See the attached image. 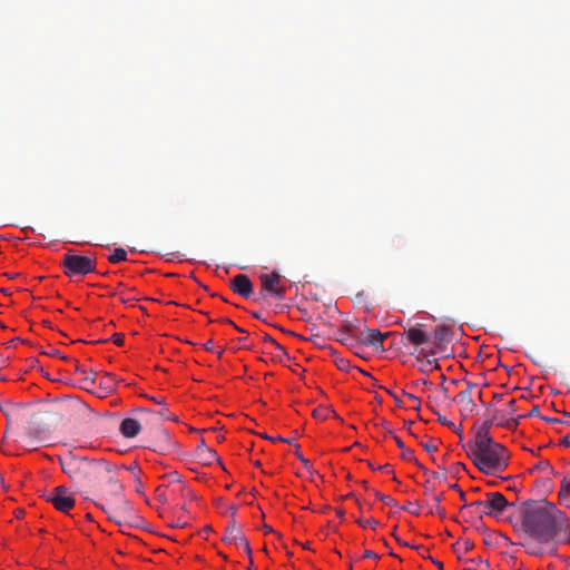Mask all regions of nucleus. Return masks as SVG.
<instances>
[{
    "instance_id": "c756f323",
    "label": "nucleus",
    "mask_w": 570,
    "mask_h": 570,
    "mask_svg": "<svg viewBox=\"0 0 570 570\" xmlns=\"http://www.w3.org/2000/svg\"><path fill=\"white\" fill-rule=\"evenodd\" d=\"M120 469H127V470H129V471L132 473V475L135 476V479L138 481V474L140 473V468H139V465H138L136 462H134V463H132V464H130L129 466H126V465H120V466H118V471H119Z\"/></svg>"
},
{
    "instance_id": "864d4df0",
    "label": "nucleus",
    "mask_w": 570,
    "mask_h": 570,
    "mask_svg": "<svg viewBox=\"0 0 570 570\" xmlns=\"http://www.w3.org/2000/svg\"><path fill=\"white\" fill-rule=\"evenodd\" d=\"M76 372L80 374H87V370L78 363H76Z\"/></svg>"
},
{
    "instance_id": "052dcab7",
    "label": "nucleus",
    "mask_w": 570,
    "mask_h": 570,
    "mask_svg": "<svg viewBox=\"0 0 570 570\" xmlns=\"http://www.w3.org/2000/svg\"><path fill=\"white\" fill-rule=\"evenodd\" d=\"M563 561H564L566 567L568 568V570H570V558H564Z\"/></svg>"
},
{
    "instance_id": "f704fd0d",
    "label": "nucleus",
    "mask_w": 570,
    "mask_h": 570,
    "mask_svg": "<svg viewBox=\"0 0 570 570\" xmlns=\"http://www.w3.org/2000/svg\"><path fill=\"white\" fill-rule=\"evenodd\" d=\"M264 341L273 344L277 350L284 352V347L278 344L273 337H271L268 334L264 335Z\"/></svg>"
},
{
    "instance_id": "20e7f679",
    "label": "nucleus",
    "mask_w": 570,
    "mask_h": 570,
    "mask_svg": "<svg viewBox=\"0 0 570 570\" xmlns=\"http://www.w3.org/2000/svg\"><path fill=\"white\" fill-rule=\"evenodd\" d=\"M62 471L72 482L81 488H90L97 484L100 475L109 471V462L105 460H89L76 456L71 452L59 456Z\"/></svg>"
},
{
    "instance_id": "1a4fd4ad",
    "label": "nucleus",
    "mask_w": 570,
    "mask_h": 570,
    "mask_svg": "<svg viewBox=\"0 0 570 570\" xmlns=\"http://www.w3.org/2000/svg\"><path fill=\"white\" fill-rule=\"evenodd\" d=\"M453 338L452 327L449 325H441L434 330L433 345L431 350L421 348L420 353L424 356L434 355L444 350L445 344L450 343Z\"/></svg>"
},
{
    "instance_id": "39448f33",
    "label": "nucleus",
    "mask_w": 570,
    "mask_h": 570,
    "mask_svg": "<svg viewBox=\"0 0 570 570\" xmlns=\"http://www.w3.org/2000/svg\"><path fill=\"white\" fill-rule=\"evenodd\" d=\"M60 266L68 277L85 276L95 272L96 259L77 254L69 249L62 257Z\"/></svg>"
},
{
    "instance_id": "680f3d73",
    "label": "nucleus",
    "mask_w": 570,
    "mask_h": 570,
    "mask_svg": "<svg viewBox=\"0 0 570 570\" xmlns=\"http://www.w3.org/2000/svg\"><path fill=\"white\" fill-rule=\"evenodd\" d=\"M424 488L426 493L431 491L429 481L425 482Z\"/></svg>"
},
{
    "instance_id": "393cba45",
    "label": "nucleus",
    "mask_w": 570,
    "mask_h": 570,
    "mask_svg": "<svg viewBox=\"0 0 570 570\" xmlns=\"http://www.w3.org/2000/svg\"><path fill=\"white\" fill-rule=\"evenodd\" d=\"M126 259H127V252L121 247L116 248L114 250V253L108 256V261L112 264L124 262Z\"/></svg>"
},
{
    "instance_id": "ea45409f",
    "label": "nucleus",
    "mask_w": 570,
    "mask_h": 570,
    "mask_svg": "<svg viewBox=\"0 0 570 570\" xmlns=\"http://www.w3.org/2000/svg\"><path fill=\"white\" fill-rule=\"evenodd\" d=\"M438 421L444 426L454 428V424L441 414H438Z\"/></svg>"
},
{
    "instance_id": "a19ab883",
    "label": "nucleus",
    "mask_w": 570,
    "mask_h": 570,
    "mask_svg": "<svg viewBox=\"0 0 570 570\" xmlns=\"http://www.w3.org/2000/svg\"><path fill=\"white\" fill-rule=\"evenodd\" d=\"M180 494L184 497H189L190 499L195 498L193 492L189 489H187L186 487H183L181 484H180Z\"/></svg>"
},
{
    "instance_id": "79ce46f5",
    "label": "nucleus",
    "mask_w": 570,
    "mask_h": 570,
    "mask_svg": "<svg viewBox=\"0 0 570 570\" xmlns=\"http://www.w3.org/2000/svg\"><path fill=\"white\" fill-rule=\"evenodd\" d=\"M46 354L55 357H60L62 360H67V357L61 355V353L56 348H51L49 352H46Z\"/></svg>"
},
{
    "instance_id": "0e129e2a",
    "label": "nucleus",
    "mask_w": 570,
    "mask_h": 570,
    "mask_svg": "<svg viewBox=\"0 0 570 570\" xmlns=\"http://www.w3.org/2000/svg\"><path fill=\"white\" fill-rule=\"evenodd\" d=\"M264 530L265 532H273V529L266 524L264 525Z\"/></svg>"
},
{
    "instance_id": "aec40b11",
    "label": "nucleus",
    "mask_w": 570,
    "mask_h": 570,
    "mask_svg": "<svg viewBox=\"0 0 570 570\" xmlns=\"http://www.w3.org/2000/svg\"><path fill=\"white\" fill-rule=\"evenodd\" d=\"M559 498L563 504L570 508V475H567L562 479Z\"/></svg>"
},
{
    "instance_id": "69168bd1",
    "label": "nucleus",
    "mask_w": 570,
    "mask_h": 570,
    "mask_svg": "<svg viewBox=\"0 0 570 570\" xmlns=\"http://www.w3.org/2000/svg\"><path fill=\"white\" fill-rule=\"evenodd\" d=\"M337 515H338L340 518H343V517H344V511L338 510V511H337Z\"/></svg>"
},
{
    "instance_id": "0eeeda50",
    "label": "nucleus",
    "mask_w": 570,
    "mask_h": 570,
    "mask_svg": "<svg viewBox=\"0 0 570 570\" xmlns=\"http://www.w3.org/2000/svg\"><path fill=\"white\" fill-rule=\"evenodd\" d=\"M45 497L60 512L67 513L75 507L73 495L62 485L56 487Z\"/></svg>"
},
{
    "instance_id": "6ab92c4d",
    "label": "nucleus",
    "mask_w": 570,
    "mask_h": 570,
    "mask_svg": "<svg viewBox=\"0 0 570 570\" xmlns=\"http://www.w3.org/2000/svg\"><path fill=\"white\" fill-rule=\"evenodd\" d=\"M198 456L206 463H209L212 460H218L216 452L206 446L205 441L200 438L199 443L197 445Z\"/></svg>"
},
{
    "instance_id": "774afa93",
    "label": "nucleus",
    "mask_w": 570,
    "mask_h": 570,
    "mask_svg": "<svg viewBox=\"0 0 570 570\" xmlns=\"http://www.w3.org/2000/svg\"><path fill=\"white\" fill-rule=\"evenodd\" d=\"M550 554H556L557 553V548H552L550 551H549Z\"/></svg>"
},
{
    "instance_id": "8fccbe9b",
    "label": "nucleus",
    "mask_w": 570,
    "mask_h": 570,
    "mask_svg": "<svg viewBox=\"0 0 570 570\" xmlns=\"http://www.w3.org/2000/svg\"><path fill=\"white\" fill-rule=\"evenodd\" d=\"M364 557L365 558H373V559H377L379 558V556L374 551H372V550H366L364 552Z\"/></svg>"
},
{
    "instance_id": "9b49d317",
    "label": "nucleus",
    "mask_w": 570,
    "mask_h": 570,
    "mask_svg": "<svg viewBox=\"0 0 570 570\" xmlns=\"http://www.w3.org/2000/svg\"><path fill=\"white\" fill-rule=\"evenodd\" d=\"M403 337L406 340L405 346L409 344L419 347L430 342V335L422 328L421 324L405 330Z\"/></svg>"
},
{
    "instance_id": "3c124183",
    "label": "nucleus",
    "mask_w": 570,
    "mask_h": 570,
    "mask_svg": "<svg viewBox=\"0 0 570 570\" xmlns=\"http://www.w3.org/2000/svg\"><path fill=\"white\" fill-rule=\"evenodd\" d=\"M514 405H515V400H511L509 403H508V406H509V412L508 414L512 415L515 411L514 409Z\"/></svg>"
},
{
    "instance_id": "09e8293b",
    "label": "nucleus",
    "mask_w": 570,
    "mask_h": 570,
    "mask_svg": "<svg viewBox=\"0 0 570 570\" xmlns=\"http://www.w3.org/2000/svg\"><path fill=\"white\" fill-rule=\"evenodd\" d=\"M543 420L550 422V423H553V424H563V423H567L566 421L561 420V419H549V417H542Z\"/></svg>"
},
{
    "instance_id": "de8ad7c7",
    "label": "nucleus",
    "mask_w": 570,
    "mask_h": 570,
    "mask_svg": "<svg viewBox=\"0 0 570 570\" xmlns=\"http://www.w3.org/2000/svg\"><path fill=\"white\" fill-rule=\"evenodd\" d=\"M389 393H390V395L393 396V399H394V401H395L397 406H400V407L404 406V404L402 403L401 399L396 394H394L392 391H389Z\"/></svg>"
},
{
    "instance_id": "c85d7f7f",
    "label": "nucleus",
    "mask_w": 570,
    "mask_h": 570,
    "mask_svg": "<svg viewBox=\"0 0 570 570\" xmlns=\"http://www.w3.org/2000/svg\"><path fill=\"white\" fill-rule=\"evenodd\" d=\"M374 495L381 500L382 502H384L385 504L387 505H391V507H395L396 505V502L395 500L390 497V495H386V494H382L380 493L379 491H374Z\"/></svg>"
},
{
    "instance_id": "7ed1b4c3",
    "label": "nucleus",
    "mask_w": 570,
    "mask_h": 570,
    "mask_svg": "<svg viewBox=\"0 0 570 570\" xmlns=\"http://www.w3.org/2000/svg\"><path fill=\"white\" fill-rule=\"evenodd\" d=\"M464 448L468 456L482 473L503 472L509 464V451L493 439L471 440Z\"/></svg>"
},
{
    "instance_id": "72a5a7b5",
    "label": "nucleus",
    "mask_w": 570,
    "mask_h": 570,
    "mask_svg": "<svg viewBox=\"0 0 570 570\" xmlns=\"http://www.w3.org/2000/svg\"><path fill=\"white\" fill-rule=\"evenodd\" d=\"M336 365L341 371H347L350 368V362L345 358H337Z\"/></svg>"
},
{
    "instance_id": "4d7b16f0",
    "label": "nucleus",
    "mask_w": 570,
    "mask_h": 570,
    "mask_svg": "<svg viewBox=\"0 0 570 570\" xmlns=\"http://www.w3.org/2000/svg\"><path fill=\"white\" fill-rule=\"evenodd\" d=\"M87 373L89 374L88 376H91V377L96 379L99 372L94 370V368H91L90 371H87Z\"/></svg>"
},
{
    "instance_id": "5fc2aeb1",
    "label": "nucleus",
    "mask_w": 570,
    "mask_h": 570,
    "mask_svg": "<svg viewBox=\"0 0 570 570\" xmlns=\"http://www.w3.org/2000/svg\"><path fill=\"white\" fill-rule=\"evenodd\" d=\"M271 440L272 441H282V442H286V443L292 444V440L291 439H284L282 436L271 438Z\"/></svg>"
},
{
    "instance_id": "6e6d98bb",
    "label": "nucleus",
    "mask_w": 570,
    "mask_h": 570,
    "mask_svg": "<svg viewBox=\"0 0 570 570\" xmlns=\"http://www.w3.org/2000/svg\"><path fill=\"white\" fill-rule=\"evenodd\" d=\"M468 563H469V564H468V567L465 568V570H472V569H473V568H472V566H473L474 563H478V560H476V559H471V560H469V561H468Z\"/></svg>"
},
{
    "instance_id": "7c9ffc66",
    "label": "nucleus",
    "mask_w": 570,
    "mask_h": 570,
    "mask_svg": "<svg viewBox=\"0 0 570 570\" xmlns=\"http://www.w3.org/2000/svg\"><path fill=\"white\" fill-rule=\"evenodd\" d=\"M539 415V406L535 405L532 407V410L527 415H519L517 419H512L513 425H517L519 423V420L524 416H535Z\"/></svg>"
},
{
    "instance_id": "6e6552de",
    "label": "nucleus",
    "mask_w": 570,
    "mask_h": 570,
    "mask_svg": "<svg viewBox=\"0 0 570 570\" xmlns=\"http://www.w3.org/2000/svg\"><path fill=\"white\" fill-rule=\"evenodd\" d=\"M259 279L262 283V289L259 292L261 298H266L267 295H272L277 299H283L285 288L279 285L281 275L277 272L262 274Z\"/></svg>"
},
{
    "instance_id": "412c9836",
    "label": "nucleus",
    "mask_w": 570,
    "mask_h": 570,
    "mask_svg": "<svg viewBox=\"0 0 570 570\" xmlns=\"http://www.w3.org/2000/svg\"><path fill=\"white\" fill-rule=\"evenodd\" d=\"M346 332L342 333L341 342L345 345H353L354 341H357L356 325L346 324Z\"/></svg>"
},
{
    "instance_id": "b1692460",
    "label": "nucleus",
    "mask_w": 570,
    "mask_h": 570,
    "mask_svg": "<svg viewBox=\"0 0 570 570\" xmlns=\"http://www.w3.org/2000/svg\"><path fill=\"white\" fill-rule=\"evenodd\" d=\"M230 544H234L237 548H244L247 556L248 557L252 556V549H250L249 542L247 541V539L244 537L243 533H240L238 537H236V539L234 541H232Z\"/></svg>"
},
{
    "instance_id": "a878e982",
    "label": "nucleus",
    "mask_w": 570,
    "mask_h": 570,
    "mask_svg": "<svg viewBox=\"0 0 570 570\" xmlns=\"http://www.w3.org/2000/svg\"><path fill=\"white\" fill-rule=\"evenodd\" d=\"M81 387L96 395L97 383L95 377L85 376L83 379H81Z\"/></svg>"
},
{
    "instance_id": "bb28decb",
    "label": "nucleus",
    "mask_w": 570,
    "mask_h": 570,
    "mask_svg": "<svg viewBox=\"0 0 570 570\" xmlns=\"http://www.w3.org/2000/svg\"><path fill=\"white\" fill-rule=\"evenodd\" d=\"M441 500H442V494H440V495H434V497H433V502H434V504H433V507L431 508L430 513H438V514H440L441 517H444V515H445V512H444V511H443V509H441V507H440V502H441Z\"/></svg>"
},
{
    "instance_id": "603ef678",
    "label": "nucleus",
    "mask_w": 570,
    "mask_h": 570,
    "mask_svg": "<svg viewBox=\"0 0 570 570\" xmlns=\"http://www.w3.org/2000/svg\"><path fill=\"white\" fill-rule=\"evenodd\" d=\"M560 444L569 446L570 445V434H567L560 442Z\"/></svg>"
},
{
    "instance_id": "e2e57ef3",
    "label": "nucleus",
    "mask_w": 570,
    "mask_h": 570,
    "mask_svg": "<svg viewBox=\"0 0 570 570\" xmlns=\"http://www.w3.org/2000/svg\"><path fill=\"white\" fill-rule=\"evenodd\" d=\"M411 512L414 514V515H419L420 514V509L416 508L414 510H411Z\"/></svg>"
},
{
    "instance_id": "f8f14e48",
    "label": "nucleus",
    "mask_w": 570,
    "mask_h": 570,
    "mask_svg": "<svg viewBox=\"0 0 570 570\" xmlns=\"http://www.w3.org/2000/svg\"><path fill=\"white\" fill-rule=\"evenodd\" d=\"M230 288L238 295L249 298L253 295V283L245 274H238L229 281Z\"/></svg>"
},
{
    "instance_id": "4c0bfd02",
    "label": "nucleus",
    "mask_w": 570,
    "mask_h": 570,
    "mask_svg": "<svg viewBox=\"0 0 570 570\" xmlns=\"http://www.w3.org/2000/svg\"><path fill=\"white\" fill-rule=\"evenodd\" d=\"M460 544H462V546H463V549H464L465 551L471 550V549L473 548V546H474L472 541H470V540H464L462 543L458 542V543L454 546V549H455L456 551H458V548H456V547H459Z\"/></svg>"
},
{
    "instance_id": "58836bf2",
    "label": "nucleus",
    "mask_w": 570,
    "mask_h": 570,
    "mask_svg": "<svg viewBox=\"0 0 570 570\" xmlns=\"http://www.w3.org/2000/svg\"><path fill=\"white\" fill-rule=\"evenodd\" d=\"M112 341L116 345L121 346L125 341V336L120 333H116L112 335Z\"/></svg>"
},
{
    "instance_id": "5701e85b",
    "label": "nucleus",
    "mask_w": 570,
    "mask_h": 570,
    "mask_svg": "<svg viewBox=\"0 0 570 570\" xmlns=\"http://www.w3.org/2000/svg\"><path fill=\"white\" fill-rule=\"evenodd\" d=\"M169 485L170 484H161L159 485L157 489H156V494H157V498L160 500V501H168L169 499V495H174L175 494V490H170L169 489Z\"/></svg>"
},
{
    "instance_id": "9d476101",
    "label": "nucleus",
    "mask_w": 570,
    "mask_h": 570,
    "mask_svg": "<svg viewBox=\"0 0 570 570\" xmlns=\"http://www.w3.org/2000/svg\"><path fill=\"white\" fill-rule=\"evenodd\" d=\"M357 341L364 345L372 346L376 351H384L383 341L390 335V333H381L379 330L364 328L361 330L356 326Z\"/></svg>"
},
{
    "instance_id": "f3484780",
    "label": "nucleus",
    "mask_w": 570,
    "mask_h": 570,
    "mask_svg": "<svg viewBox=\"0 0 570 570\" xmlns=\"http://www.w3.org/2000/svg\"><path fill=\"white\" fill-rule=\"evenodd\" d=\"M119 430L124 436L135 438L140 432L141 426L138 420L127 417L121 421Z\"/></svg>"
},
{
    "instance_id": "c9c22d12",
    "label": "nucleus",
    "mask_w": 570,
    "mask_h": 570,
    "mask_svg": "<svg viewBox=\"0 0 570 570\" xmlns=\"http://www.w3.org/2000/svg\"><path fill=\"white\" fill-rule=\"evenodd\" d=\"M158 414L159 416H161L163 419H167V420H174L176 421V417L168 413L167 409L166 407H163L161 410L158 411Z\"/></svg>"
},
{
    "instance_id": "473e14b6",
    "label": "nucleus",
    "mask_w": 570,
    "mask_h": 570,
    "mask_svg": "<svg viewBox=\"0 0 570 570\" xmlns=\"http://www.w3.org/2000/svg\"><path fill=\"white\" fill-rule=\"evenodd\" d=\"M357 523L362 527V528H365V527H372V528H375L377 525V521L375 519H368V520H357Z\"/></svg>"
},
{
    "instance_id": "f257e3e1",
    "label": "nucleus",
    "mask_w": 570,
    "mask_h": 570,
    "mask_svg": "<svg viewBox=\"0 0 570 570\" xmlns=\"http://www.w3.org/2000/svg\"><path fill=\"white\" fill-rule=\"evenodd\" d=\"M521 524L518 531L539 543H569L570 529L566 514L546 500L528 501L520 509Z\"/></svg>"
},
{
    "instance_id": "a211bd4d",
    "label": "nucleus",
    "mask_w": 570,
    "mask_h": 570,
    "mask_svg": "<svg viewBox=\"0 0 570 570\" xmlns=\"http://www.w3.org/2000/svg\"><path fill=\"white\" fill-rule=\"evenodd\" d=\"M229 510H230L232 521L228 523L225 534L223 537V540L226 543H232V541H234L236 539V537H238L242 533V531L237 528L236 522H235L236 507L230 505Z\"/></svg>"
},
{
    "instance_id": "dca6fc26",
    "label": "nucleus",
    "mask_w": 570,
    "mask_h": 570,
    "mask_svg": "<svg viewBox=\"0 0 570 570\" xmlns=\"http://www.w3.org/2000/svg\"><path fill=\"white\" fill-rule=\"evenodd\" d=\"M518 546L524 548L525 552L533 557H542L544 554L543 544L539 543L534 539H531L527 535L523 540L517 543Z\"/></svg>"
},
{
    "instance_id": "338daca9",
    "label": "nucleus",
    "mask_w": 570,
    "mask_h": 570,
    "mask_svg": "<svg viewBox=\"0 0 570 570\" xmlns=\"http://www.w3.org/2000/svg\"><path fill=\"white\" fill-rule=\"evenodd\" d=\"M245 341H246V337H240V338L238 340V342H239L240 344H243V345L245 344Z\"/></svg>"
},
{
    "instance_id": "2f4dec72",
    "label": "nucleus",
    "mask_w": 570,
    "mask_h": 570,
    "mask_svg": "<svg viewBox=\"0 0 570 570\" xmlns=\"http://www.w3.org/2000/svg\"><path fill=\"white\" fill-rule=\"evenodd\" d=\"M403 395H405L406 397H409L412 402H413V409L414 410H420V405H421V401L419 397H416L415 395L411 394V393H406V392H402Z\"/></svg>"
},
{
    "instance_id": "49530a36",
    "label": "nucleus",
    "mask_w": 570,
    "mask_h": 570,
    "mask_svg": "<svg viewBox=\"0 0 570 570\" xmlns=\"http://www.w3.org/2000/svg\"><path fill=\"white\" fill-rule=\"evenodd\" d=\"M478 564L480 567L479 570H489V563L487 561H483L482 559H478Z\"/></svg>"
},
{
    "instance_id": "423d86ee",
    "label": "nucleus",
    "mask_w": 570,
    "mask_h": 570,
    "mask_svg": "<svg viewBox=\"0 0 570 570\" xmlns=\"http://www.w3.org/2000/svg\"><path fill=\"white\" fill-rule=\"evenodd\" d=\"M509 505L510 503L500 492L487 493L484 501H475L469 504V507H482V513L493 518H499Z\"/></svg>"
},
{
    "instance_id": "2eb2a0df",
    "label": "nucleus",
    "mask_w": 570,
    "mask_h": 570,
    "mask_svg": "<svg viewBox=\"0 0 570 570\" xmlns=\"http://www.w3.org/2000/svg\"><path fill=\"white\" fill-rule=\"evenodd\" d=\"M495 420H497V416H493L492 419L484 421L482 423V425L479 426V429L476 430L473 440L493 439L490 434V429L492 428L493 424H497L499 426H504V428L511 426L510 422L508 420L504 421L503 417H501V420L498 422H495Z\"/></svg>"
},
{
    "instance_id": "37998d69",
    "label": "nucleus",
    "mask_w": 570,
    "mask_h": 570,
    "mask_svg": "<svg viewBox=\"0 0 570 570\" xmlns=\"http://www.w3.org/2000/svg\"><path fill=\"white\" fill-rule=\"evenodd\" d=\"M432 478L439 481H445L446 480V473L445 472H433Z\"/></svg>"
},
{
    "instance_id": "4468645a",
    "label": "nucleus",
    "mask_w": 570,
    "mask_h": 570,
    "mask_svg": "<svg viewBox=\"0 0 570 570\" xmlns=\"http://www.w3.org/2000/svg\"><path fill=\"white\" fill-rule=\"evenodd\" d=\"M475 387V384L468 383V387L463 391H461L455 397L454 402L459 403L462 407V412L464 413H472L476 405L472 400L471 391Z\"/></svg>"
},
{
    "instance_id": "cd10ccee",
    "label": "nucleus",
    "mask_w": 570,
    "mask_h": 570,
    "mask_svg": "<svg viewBox=\"0 0 570 570\" xmlns=\"http://www.w3.org/2000/svg\"><path fill=\"white\" fill-rule=\"evenodd\" d=\"M39 434L40 431L32 428H27L24 431V436L28 439L29 444H33L35 440L39 438Z\"/></svg>"
},
{
    "instance_id": "ddd939ff",
    "label": "nucleus",
    "mask_w": 570,
    "mask_h": 570,
    "mask_svg": "<svg viewBox=\"0 0 570 570\" xmlns=\"http://www.w3.org/2000/svg\"><path fill=\"white\" fill-rule=\"evenodd\" d=\"M117 387V379L112 373H104L99 383L97 384L96 395L98 397H106L112 394Z\"/></svg>"
},
{
    "instance_id": "a18cd8bd",
    "label": "nucleus",
    "mask_w": 570,
    "mask_h": 570,
    "mask_svg": "<svg viewBox=\"0 0 570 570\" xmlns=\"http://www.w3.org/2000/svg\"><path fill=\"white\" fill-rule=\"evenodd\" d=\"M296 455L298 460L307 468L309 465V461L305 459L298 450H296Z\"/></svg>"
},
{
    "instance_id": "f03ea898",
    "label": "nucleus",
    "mask_w": 570,
    "mask_h": 570,
    "mask_svg": "<svg viewBox=\"0 0 570 570\" xmlns=\"http://www.w3.org/2000/svg\"><path fill=\"white\" fill-rule=\"evenodd\" d=\"M97 483H101L100 493L106 503L97 502L96 505L101 508L110 520H114L117 524H121L127 520L131 508L122 495L124 485L118 479V465H114L109 462V471L100 475Z\"/></svg>"
},
{
    "instance_id": "e433bc0d",
    "label": "nucleus",
    "mask_w": 570,
    "mask_h": 570,
    "mask_svg": "<svg viewBox=\"0 0 570 570\" xmlns=\"http://www.w3.org/2000/svg\"><path fill=\"white\" fill-rule=\"evenodd\" d=\"M368 466L372 469V470H381V471H384L386 473H392V469H391V465L390 464H384V465H380V466H374L372 463H368Z\"/></svg>"
},
{
    "instance_id": "c03bdc74",
    "label": "nucleus",
    "mask_w": 570,
    "mask_h": 570,
    "mask_svg": "<svg viewBox=\"0 0 570 570\" xmlns=\"http://www.w3.org/2000/svg\"><path fill=\"white\" fill-rule=\"evenodd\" d=\"M422 445H423L424 450L429 453L436 451V446L431 443H424Z\"/></svg>"
},
{
    "instance_id": "13d9d810",
    "label": "nucleus",
    "mask_w": 570,
    "mask_h": 570,
    "mask_svg": "<svg viewBox=\"0 0 570 570\" xmlns=\"http://www.w3.org/2000/svg\"><path fill=\"white\" fill-rule=\"evenodd\" d=\"M431 560H432V562H433V563H434V564H435L440 570H442V569H443V563H442V562L436 561V560H434V559H432V558H431Z\"/></svg>"
},
{
    "instance_id": "bf43d9fd",
    "label": "nucleus",
    "mask_w": 570,
    "mask_h": 570,
    "mask_svg": "<svg viewBox=\"0 0 570 570\" xmlns=\"http://www.w3.org/2000/svg\"><path fill=\"white\" fill-rule=\"evenodd\" d=\"M248 558H249V566H248V568H247V569H248V570H255L254 564H253L252 556H250V557H248Z\"/></svg>"
},
{
    "instance_id": "4be33fe9",
    "label": "nucleus",
    "mask_w": 570,
    "mask_h": 570,
    "mask_svg": "<svg viewBox=\"0 0 570 570\" xmlns=\"http://www.w3.org/2000/svg\"><path fill=\"white\" fill-rule=\"evenodd\" d=\"M394 440H395L397 446L402 450V458L406 461H412V462L417 463V460L414 456V452L410 449H406L403 441L399 436L394 435Z\"/></svg>"
}]
</instances>
